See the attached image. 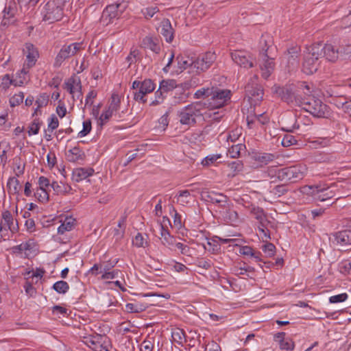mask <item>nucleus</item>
Segmentation results:
<instances>
[{"mask_svg": "<svg viewBox=\"0 0 351 351\" xmlns=\"http://www.w3.org/2000/svg\"><path fill=\"white\" fill-rule=\"evenodd\" d=\"M221 158V154H210L204 158L202 161V165L204 167H208L214 164L218 159Z\"/></svg>", "mask_w": 351, "mask_h": 351, "instance_id": "53", "label": "nucleus"}, {"mask_svg": "<svg viewBox=\"0 0 351 351\" xmlns=\"http://www.w3.org/2000/svg\"><path fill=\"white\" fill-rule=\"evenodd\" d=\"M7 186L11 193H16L19 191V181L15 177L10 178Z\"/></svg>", "mask_w": 351, "mask_h": 351, "instance_id": "51", "label": "nucleus"}, {"mask_svg": "<svg viewBox=\"0 0 351 351\" xmlns=\"http://www.w3.org/2000/svg\"><path fill=\"white\" fill-rule=\"evenodd\" d=\"M63 2L62 0H50L43 8V19L49 23L60 21L63 16Z\"/></svg>", "mask_w": 351, "mask_h": 351, "instance_id": "7", "label": "nucleus"}, {"mask_svg": "<svg viewBox=\"0 0 351 351\" xmlns=\"http://www.w3.org/2000/svg\"><path fill=\"white\" fill-rule=\"evenodd\" d=\"M94 169L93 168H83L79 167L75 168L73 170L72 180L74 182H80L87 178L91 176L94 173Z\"/></svg>", "mask_w": 351, "mask_h": 351, "instance_id": "19", "label": "nucleus"}, {"mask_svg": "<svg viewBox=\"0 0 351 351\" xmlns=\"http://www.w3.org/2000/svg\"><path fill=\"white\" fill-rule=\"evenodd\" d=\"M132 244L137 247H145L148 242L141 233H137L132 240Z\"/></svg>", "mask_w": 351, "mask_h": 351, "instance_id": "43", "label": "nucleus"}, {"mask_svg": "<svg viewBox=\"0 0 351 351\" xmlns=\"http://www.w3.org/2000/svg\"><path fill=\"white\" fill-rule=\"evenodd\" d=\"M341 60L351 61V45H341Z\"/></svg>", "mask_w": 351, "mask_h": 351, "instance_id": "50", "label": "nucleus"}, {"mask_svg": "<svg viewBox=\"0 0 351 351\" xmlns=\"http://www.w3.org/2000/svg\"><path fill=\"white\" fill-rule=\"evenodd\" d=\"M239 253L244 256H249L252 258H254L255 261L257 263H261L263 261L261 256L262 254L261 252L254 251L253 248L248 245L241 246L239 248Z\"/></svg>", "mask_w": 351, "mask_h": 351, "instance_id": "27", "label": "nucleus"}, {"mask_svg": "<svg viewBox=\"0 0 351 351\" xmlns=\"http://www.w3.org/2000/svg\"><path fill=\"white\" fill-rule=\"evenodd\" d=\"M49 122L48 123L47 130L49 132H52L54 130H56L59 125V121L58 118L54 115H51L49 119Z\"/></svg>", "mask_w": 351, "mask_h": 351, "instance_id": "64", "label": "nucleus"}, {"mask_svg": "<svg viewBox=\"0 0 351 351\" xmlns=\"http://www.w3.org/2000/svg\"><path fill=\"white\" fill-rule=\"evenodd\" d=\"M245 90L250 102L254 103V105L263 99L264 90L262 85L258 83V76L257 75L255 74L249 79Z\"/></svg>", "mask_w": 351, "mask_h": 351, "instance_id": "8", "label": "nucleus"}, {"mask_svg": "<svg viewBox=\"0 0 351 351\" xmlns=\"http://www.w3.org/2000/svg\"><path fill=\"white\" fill-rule=\"evenodd\" d=\"M306 171L304 165H295L280 169L278 173V179L281 181L292 182L302 180Z\"/></svg>", "mask_w": 351, "mask_h": 351, "instance_id": "9", "label": "nucleus"}, {"mask_svg": "<svg viewBox=\"0 0 351 351\" xmlns=\"http://www.w3.org/2000/svg\"><path fill=\"white\" fill-rule=\"evenodd\" d=\"M35 196L40 202H46L49 200V194L46 189H38L35 193Z\"/></svg>", "mask_w": 351, "mask_h": 351, "instance_id": "62", "label": "nucleus"}, {"mask_svg": "<svg viewBox=\"0 0 351 351\" xmlns=\"http://www.w3.org/2000/svg\"><path fill=\"white\" fill-rule=\"evenodd\" d=\"M216 58L217 56L214 52L208 51L201 54L193 60V69L197 73L204 72L215 62Z\"/></svg>", "mask_w": 351, "mask_h": 351, "instance_id": "12", "label": "nucleus"}, {"mask_svg": "<svg viewBox=\"0 0 351 351\" xmlns=\"http://www.w3.org/2000/svg\"><path fill=\"white\" fill-rule=\"evenodd\" d=\"M296 143L297 140L295 139V137L289 134H285L281 141L283 147H289L296 144Z\"/></svg>", "mask_w": 351, "mask_h": 351, "instance_id": "58", "label": "nucleus"}, {"mask_svg": "<svg viewBox=\"0 0 351 351\" xmlns=\"http://www.w3.org/2000/svg\"><path fill=\"white\" fill-rule=\"evenodd\" d=\"M83 129L78 133V136L80 138L86 136L90 133L92 129L91 121L87 119L83 122Z\"/></svg>", "mask_w": 351, "mask_h": 351, "instance_id": "57", "label": "nucleus"}, {"mask_svg": "<svg viewBox=\"0 0 351 351\" xmlns=\"http://www.w3.org/2000/svg\"><path fill=\"white\" fill-rule=\"evenodd\" d=\"M176 197L177 203L182 206L189 204L192 199V196L189 190L180 191Z\"/></svg>", "mask_w": 351, "mask_h": 351, "instance_id": "37", "label": "nucleus"}, {"mask_svg": "<svg viewBox=\"0 0 351 351\" xmlns=\"http://www.w3.org/2000/svg\"><path fill=\"white\" fill-rule=\"evenodd\" d=\"M22 74H19V79H11L8 75H5L3 77L2 86L4 88H7L10 85L12 84L14 86H21L24 84L25 77H21Z\"/></svg>", "mask_w": 351, "mask_h": 351, "instance_id": "32", "label": "nucleus"}, {"mask_svg": "<svg viewBox=\"0 0 351 351\" xmlns=\"http://www.w3.org/2000/svg\"><path fill=\"white\" fill-rule=\"evenodd\" d=\"M160 239L163 245L172 250V247L176 244V239L171 236L167 229H165L163 226H160Z\"/></svg>", "mask_w": 351, "mask_h": 351, "instance_id": "21", "label": "nucleus"}, {"mask_svg": "<svg viewBox=\"0 0 351 351\" xmlns=\"http://www.w3.org/2000/svg\"><path fill=\"white\" fill-rule=\"evenodd\" d=\"M171 337L173 340L180 346L186 342L185 332L180 328H176L172 332Z\"/></svg>", "mask_w": 351, "mask_h": 351, "instance_id": "38", "label": "nucleus"}, {"mask_svg": "<svg viewBox=\"0 0 351 351\" xmlns=\"http://www.w3.org/2000/svg\"><path fill=\"white\" fill-rule=\"evenodd\" d=\"M49 101V95L47 93L40 94L36 100L38 108L46 106Z\"/></svg>", "mask_w": 351, "mask_h": 351, "instance_id": "61", "label": "nucleus"}, {"mask_svg": "<svg viewBox=\"0 0 351 351\" xmlns=\"http://www.w3.org/2000/svg\"><path fill=\"white\" fill-rule=\"evenodd\" d=\"M3 19L1 25L2 26H8L14 22V16L16 14V6L14 3L10 2L6 5L3 11Z\"/></svg>", "mask_w": 351, "mask_h": 351, "instance_id": "18", "label": "nucleus"}, {"mask_svg": "<svg viewBox=\"0 0 351 351\" xmlns=\"http://www.w3.org/2000/svg\"><path fill=\"white\" fill-rule=\"evenodd\" d=\"M322 54V44H313L306 48L304 55L302 71L307 75L315 73L320 65Z\"/></svg>", "mask_w": 351, "mask_h": 351, "instance_id": "5", "label": "nucleus"}, {"mask_svg": "<svg viewBox=\"0 0 351 351\" xmlns=\"http://www.w3.org/2000/svg\"><path fill=\"white\" fill-rule=\"evenodd\" d=\"M24 99V95L20 92L18 94H15L10 99V104L12 107H15L23 103Z\"/></svg>", "mask_w": 351, "mask_h": 351, "instance_id": "56", "label": "nucleus"}, {"mask_svg": "<svg viewBox=\"0 0 351 351\" xmlns=\"http://www.w3.org/2000/svg\"><path fill=\"white\" fill-rule=\"evenodd\" d=\"M339 271L343 274L348 275L351 273V262L348 260H343L338 265Z\"/></svg>", "mask_w": 351, "mask_h": 351, "instance_id": "42", "label": "nucleus"}, {"mask_svg": "<svg viewBox=\"0 0 351 351\" xmlns=\"http://www.w3.org/2000/svg\"><path fill=\"white\" fill-rule=\"evenodd\" d=\"M82 43H73L63 45L55 59L54 66H60L64 60L71 58L80 51L82 49Z\"/></svg>", "mask_w": 351, "mask_h": 351, "instance_id": "10", "label": "nucleus"}, {"mask_svg": "<svg viewBox=\"0 0 351 351\" xmlns=\"http://www.w3.org/2000/svg\"><path fill=\"white\" fill-rule=\"evenodd\" d=\"M75 219L71 217H66L61 225L58 228V233L64 234L66 231H70L74 226Z\"/></svg>", "mask_w": 351, "mask_h": 351, "instance_id": "34", "label": "nucleus"}, {"mask_svg": "<svg viewBox=\"0 0 351 351\" xmlns=\"http://www.w3.org/2000/svg\"><path fill=\"white\" fill-rule=\"evenodd\" d=\"M305 91L307 94H303L301 105H299V107H302L317 118H326L330 116V108L320 99L312 96L311 93H308L306 90Z\"/></svg>", "mask_w": 351, "mask_h": 351, "instance_id": "4", "label": "nucleus"}, {"mask_svg": "<svg viewBox=\"0 0 351 351\" xmlns=\"http://www.w3.org/2000/svg\"><path fill=\"white\" fill-rule=\"evenodd\" d=\"M176 82L173 80H162L160 83L159 88L165 93L176 88Z\"/></svg>", "mask_w": 351, "mask_h": 351, "instance_id": "39", "label": "nucleus"}, {"mask_svg": "<svg viewBox=\"0 0 351 351\" xmlns=\"http://www.w3.org/2000/svg\"><path fill=\"white\" fill-rule=\"evenodd\" d=\"M280 348L284 351H292L294 349V342L290 338L286 339H281V342L279 343Z\"/></svg>", "mask_w": 351, "mask_h": 351, "instance_id": "46", "label": "nucleus"}, {"mask_svg": "<svg viewBox=\"0 0 351 351\" xmlns=\"http://www.w3.org/2000/svg\"><path fill=\"white\" fill-rule=\"evenodd\" d=\"M337 243L341 245H351V230H344L337 232L335 235Z\"/></svg>", "mask_w": 351, "mask_h": 351, "instance_id": "28", "label": "nucleus"}, {"mask_svg": "<svg viewBox=\"0 0 351 351\" xmlns=\"http://www.w3.org/2000/svg\"><path fill=\"white\" fill-rule=\"evenodd\" d=\"M51 187L53 189L56 195H64L69 193L72 189L70 185L64 184L62 182H58L57 181L52 182L51 184Z\"/></svg>", "mask_w": 351, "mask_h": 351, "instance_id": "29", "label": "nucleus"}, {"mask_svg": "<svg viewBox=\"0 0 351 351\" xmlns=\"http://www.w3.org/2000/svg\"><path fill=\"white\" fill-rule=\"evenodd\" d=\"M138 88H141L145 92L150 93L155 90L156 84L150 79H145L142 82L137 80L134 81L132 83V88L138 89Z\"/></svg>", "mask_w": 351, "mask_h": 351, "instance_id": "23", "label": "nucleus"}, {"mask_svg": "<svg viewBox=\"0 0 351 351\" xmlns=\"http://www.w3.org/2000/svg\"><path fill=\"white\" fill-rule=\"evenodd\" d=\"M165 92H163L162 90L158 88L155 92V99L153 101H152V102L150 103L149 105L152 106H155L162 104L166 97L165 95Z\"/></svg>", "mask_w": 351, "mask_h": 351, "instance_id": "48", "label": "nucleus"}, {"mask_svg": "<svg viewBox=\"0 0 351 351\" xmlns=\"http://www.w3.org/2000/svg\"><path fill=\"white\" fill-rule=\"evenodd\" d=\"M158 12L159 9L156 6L147 7L141 10L143 15L146 19L152 18Z\"/></svg>", "mask_w": 351, "mask_h": 351, "instance_id": "54", "label": "nucleus"}, {"mask_svg": "<svg viewBox=\"0 0 351 351\" xmlns=\"http://www.w3.org/2000/svg\"><path fill=\"white\" fill-rule=\"evenodd\" d=\"M41 124L42 121L39 119H34L28 128L29 135L37 134L39 132Z\"/></svg>", "mask_w": 351, "mask_h": 351, "instance_id": "47", "label": "nucleus"}, {"mask_svg": "<svg viewBox=\"0 0 351 351\" xmlns=\"http://www.w3.org/2000/svg\"><path fill=\"white\" fill-rule=\"evenodd\" d=\"M53 289L58 293L64 294L69 289V285L66 281L60 280L53 285Z\"/></svg>", "mask_w": 351, "mask_h": 351, "instance_id": "40", "label": "nucleus"}, {"mask_svg": "<svg viewBox=\"0 0 351 351\" xmlns=\"http://www.w3.org/2000/svg\"><path fill=\"white\" fill-rule=\"evenodd\" d=\"M275 158L274 154L269 153H257L254 156V160L262 165H267L269 162L273 161Z\"/></svg>", "mask_w": 351, "mask_h": 351, "instance_id": "36", "label": "nucleus"}, {"mask_svg": "<svg viewBox=\"0 0 351 351\" xmlns=\"http://www.w3.org/2000/svg\"><path fill=\"white\" fill-rule=\"evenodd\" d=\"M159 32L167 43H170L173 41L174 30L168 19H164L160 22Z\"/></svg>", "mask_w": 351, "mask_h": 351, "instance_id": "17", "label": "nucleus"}, {"mask_svg": "<svg viewBox=\"0 0 351 351\" xmlns=\"http://www.w3.org/2000/svg\"><path fill=\"white\" fill-rule=\"evenodd\" d=\"M312 93V87L306 82H302L295 90H293L291 87L279 86L274 85L272 87V91L277 94L281 99L291 106H299L301 105V101L303 94Z\"/></svg>", "mask_w": 351, "mask_h": 351, "instance_id": "1", "label": "nucleus"}, {"mask_svg": "<svg viewBox=\"0 0 351 351\" xmlns=\"http://www.w3.org/2000/svg\"><path fill=\"white\" fill-rule=\"evenodd\" d=\"M107 339H99L95 343L92 350L94 351H109V349L105 343Z\"/></svg>", "mask_w": 351, "mask_h": 351, "instance_id": "60", "label": "nucleus"}, {"mask_svg": "<svg viewBox=\"0 0 351 351\" xmlns=\"http://www.w3.org/2000/svg\"><path fill=\"white\" fill-rule=\"evenodd\" d=\"M136 91L134 92V99L136 101L145 104L147 102V99L145 98L146 95L149 94L145 92L141 88L138 89H135Z\"/></svg>", "mask_w": 351, "mask_h": 351, "instance_id": "49", "label": "nucleus"}, {"mask_svg": "<svg viewBox=\"0 0 351 351\" xmlns=\"http://www.w3.org/2000/svg\"><path fill=\"white\" fill-rule=\"evenodd\" d=\"M213 87H208V88H202L199 90H197L195 94L194 97L196 99H200V98H210L211 93H213Z\"/></svg>", "mask_w": 351, "mask_h": 351, "instance_id": "41", "label": "nucleus"}, {"mask_svg": "<svg viewBox=\"0 0 351 351\" xmlns=\"http://www.w3.org/2000/svg\"><path fill=\"white\" fill-rule=\"evenodd\" d=\"M1 218L9 230L12 232H15L18 230V222L16 220V223L14 224V219L10 211L8 210H3L1 213Z\"/></svg>", "mask_w": 351, "mask_h": 351, "instance_id": "24", "label": "nucleus"}, {"mask_svg": "<svg viewBox=\"0 0 351 351\" xmlns=\"http://www.w3.org/2000/svg\"><path fill=\"white\" fill-rule=\"evenodd\" d=\"M120 103H121V98H120L119 95L118 94L113 93L111 96L108 108H110V110L117 112L119 108Z\"/></svg>", "mask_w": 351, "mask_h": 351, "instance_id": "44", "label": "nucleus"}, {"mask_svg": "<svg viewBox=\"0 0 351 351\" xmlns=\"http://www.w3.org/2000/svg\"><path fill=\"white\" fill-rule=\"evenodd\" d=\"M99 339H107V337L106 336L101 335H94V336H90V337L86 338V339L85 341V343L90 348L92 349L93 347L94 346L95 343H96V341L97 340H99Z\"/></svg>", "mask_w": 351, "mask_h": 351, "instance_id": "59", "label": "nucleus"}, {"mask_svg": "<svg viewBox=\"0 0 351 351\" xmlns=\"http://www.w3.org/2000/svg\"><path fill=\"white\" fill-rule=\"evenodd\" d=\"M204 110V104L202 102H195L185 106L178 112L180 123L191 125H194L197 119H204V114L210 117V110L203 112Z\"/></svg>", "mask_w": 351, "mask_h": 351, "instance_id": "3", "label": "nucleus"}, {"mask_svg": "<svg viewBox=\"0 0 351 351\" xmlns=\"http://www.w3.org/2000/svg\"><path fill=\"white\" fill-rule=\"evenodd\" d=\"M338 188L339 184L337 183H334L328 187L322 185H306L302 187V192L311 195L316 200L324 202L337 195H338L337 199L341 198V196L337 194Z\"/></svg>", "mask_w": 351, "mask_h": 351, "instance_id": "6", "label": "nucleus"}, {"mask_svg": "<svg viewBox=\"0 0 351 351\" xmlns=\"http://www.w3.org/2000/svg\"><path fill=\"white\" fill-rule=\"evenodd\" d=\"M147 308V304L141 302L128 303L125 305V310L128 313H141Z\"/></svg>", "mask_w": 351, "mask_h": 351, "instance_id": "35", "label": "nucleus"}, {"mask_svg": "<svg viewBox=\"0 0 351 351\" xmlns=\"http://www.w3.org/2000/svg\"><path fill=\"white\" fill-rule=\"evenodd\" d=\"M261 249L268 257L274 256L276 253V247L271 243L267 242L262 246Z\"/></svg>", "mask_w": 351, "mask_h": 351, "instance_id": "55", "label": "nucleus"}, {"mask_svg": "<svg viewBox=\"0 0 351 351\" xmlns=\"http://www.w3.org/2000/svg\"><path fill=\"white\" fill-rule=\"evenodd\" d=\"M244 148V145L241 143H239L235 145H232L228 149V154L232 158H236L240 156L241 152Z\"/></svg>", "mask_w": 351, "mask_h": 351, "instance_id": "45", "label": "nucleus"}, {"mask_svg": "<svg viewBox=\"0 0 351 351\" xmlns=\"http://www.w3.org/2000/svg\"><path fill=\"white\" fill-rule=\"evenodd\" d=\"M250 213L257 219L260 225L263 227H265V223H267V220L263 209L252 205L250 208Z\"/></svg>", "mask_w": 351, "mask_h": 351, "instance_id": "30", "label": "nucleus"}, {"mask_svg": "<svg viewBox=\"0 0 351 351\" xmlns=\"http://www.w3.org/2000/svg\"><path fill=\"white\" fill-rule=\"evenodd\" d=\"M82 83L79 77L72 76L69 78L64 83V88L69 91L70 94L75 93L76 91L82 90Z\"/></svg>", "mask_w": 351, "mask_h": 351, "instance_id": "20", "label": "nucleus"}, {"mask_svg": "<svg viewBox=\"0 0 351 351\" xmlns=\"http://www.w3.org/2000/svg\"><path fill=\"white\" fill-rule=\"evenodd\" d=\"M260 43L261 45V51L258 64L261 77L265 80H267L274 72L276 66L275 58L272 53V50L274 49L272 45L268 43L265 36H262Z\"/></svg>", "mask_w": 351, "mask_h": 351, "instance_id": "2", "label": "nucleus"}, {"mask_svg": "<svg viewBox=\"0 0 351 351\" xmlns=\"http://www.w3.org/2000/svg\"><path fill=\"white\" fill-rule=\"evenodd\" d=\"M125 7L121 3H115L108 5L102 12L101 23L108 25L113 19L120 16Z\"/></svg>", "mask_w": 351, "mask_h": 351, "instance_id": "14", "label": "nucleus"}, {"mask_svg": "<svg viewBox=\"0 0 351 351\" xmlns=\"http://www.w3.org/2000/svg\"><path fill=\"white\" fill-rule=\"evenodd\" d=\"M176 60L178 62V67L179 69L178 71L180 72H182L188 67H191L193 69V60L189 58V57L178 56L176 58Z\"/></svg>", "mask_w": 351, "mask_h": 351, "instance_id": "33", "label": "nucleus"}, {"mask_svg": "<svg viewBox=\"0 0 351 351\" xmlns=\"http://www.w3.org/2000/svg\"><path fill=\"white\" fill-rule=\"evenodd\" d=\"M223 217L230 223H235L239 220V215L237 211L228 209L224 213Z\"/></svg>", "mask_w": 351, "mask_h": 351, "instance_id": "52", "label": "nucleus"}, {"mask_svg": "<svg viewBox=\"0 0 351 351\" xmlns=\"http://www.w3.org/2000/svg\"><path fill=\"white\" fill-rule=\"evenodd\" d=\"M324 57L330 62L335 63L341 60L340 46H336L330 43H326L322 47Z\"/></svg>", "mask_w": 351, "mask_h": 351, "instance_id": "16", "label": "nucleus"}, {"mask_svg": "<svg viewBox=\"0 0 351 351\" xmlns=\"http://www.w3.org/2000/svg\"><path fill=\"white\" fill-rule=\"evenodd\" d=\"M25 50L27 53L26 61L21 71V74H23V75H25L28 73V69L35 65L38 58V52L32 44L26 43Z\"/></svg>", "mask_w": 351, "mask_h": 351, "instance_id": "15", "label": "nucleus"}, {"mask_svg": "<svg viewBox=\"0 0 351 351\" xmlns=\"http://www.w3.org/2000/svg\"><path fill=\"white\" fill-rule=\"evenodd\" d=\"M299 48L292 47L287 51V59L288 61V66L290 68H295L298 65L299 63Z\"/></svg>", "mask_w": 351, "mask_h": 351, "instance_id": "26", "label": "nucleus"}, {"mask_svg": "<svg viewBox=\"0 0 351 351\" xmlns=\"http://www.w3.org/2000/svg\"><path fill=\"white\" fill-rule=\"evenodd\" d=\"M66 158L69 162H76L83 160L85 158V154L79 147H74L67 151Z\"/></svg>", "mask_w": 351, "mask_h": 351, "instance_id": "22", "label": "nucleus"}, {"mask_svg": "<svg viewBox=\"0 0 351 351\" xmlns=\"http://www.w3.org/2000/svg\"><path fill=\"white\" fill-rule=\"evenodd\" d=\"M126 216H123L119 220L117 227L113 230V238L115 241L122 239L125 234Z\"/></svg>", "mask_w": 351, "mask_h": 351, "instance_id": "25", "label": "nucleus"}, {"mask_svg": "<svg viewBox=\"0 0 351 351\" xmlns=\"http://www.w3.org/2000/svg\"><path fill=\"white\" fill-rule=\"evenodd\" d=\"M231 92L229 90L213 87L211 97L209 99V106L213 108H219L225 105L230 99Z\"/></svg>", "mask_w": 351, "mask_h": 351, "instance_id": "11", "label": "nucleus"}, {"mask_svg": "<svg viewBox=\"0 0 351 351\" xmlns=\"http://www.w3.org/2000/svg\"><path fill=\"white\" fill-rule=\"evenodd\" d=\"M231 58L237 65L245 69H250L254 66V58L246 51L237 50L231 52Z\"/></svg>", "mask_w": 351, "mask_h": 351, "instance_id": "13", "label": "nucleus"}, {"mask_svg": "<svg viewBox=\"0 0 351 351\" xmlns=\"http://www.w3.org/2000/svg\"><path fill=\"white\" fill-rule=\"evenodd\" d=\"M113 112L114 111L110 110V109L108 108L105 112L101 113L99 119V124L103 125L112 117Z\"/></svg>", "mask_w": 351, "mask_h": 351, "instance_id": "63", "label": "nucleus"}, {"mask_svg": "<svg viewBox=\"0 0 351 351\" xmlns=\"http://www.w3.org/2000/svg\"><path fill=\"white\" fill-rule=\"evenodd\" d=\"M143 43L145 47L149 49L156 53H158L160 51V46L158 40L156 38L146 36Z\"/></svg>", "mask_w": 351, "mask_h": 351, "instance_id": "31", "label": "nucleus"}]
</instances>
